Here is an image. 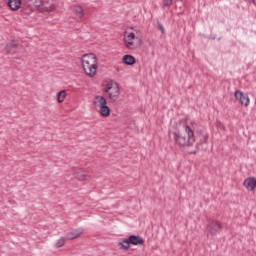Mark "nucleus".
Returning <instances> with one entry per match:
<instances>
[{"label":"nucleus","mask_w":256,"mask_h":256,"mask_svg":"<svg viewBox=\"0 0 256 256\" xmlns=\"http://www.w3.org/2000/svg\"><path fill=\"white\" fill-rule=\"evenodd\" d=\"M206 229L212 237H215V235L221 233V229H223V226L221 225V222L212 219L208 221Z\"/></svg>","instance_id":"0eeeda50"},{"label":"nucleus","mask_w":256,"mask_h":256,"mask_svg":"<svg viewBox=\"0 0 256 256\" xmlns=\"http://www.w3.org/2000/svg\"><path fill=\"white\" fill-rule=\"evenodd\" d=\"M7 5L12 11H19V9H21L22 2L21 0H8Z\"/></svg>","instance_id":"f8f14e48"},{"label":"nucleus","mask_w":256,"mask_h":256,"mask_svg":"<svg viewBox=\"0 0 256 256\" xmlns=\"http://www.w3.org/2000/svg\"><path fill=\"white\" fill-rule=\"evenodd\" d=\"M173 137L178 147H192L195 143V132H193L189 125H183L182 130L174 131Z\"/></svg>","instance_id":"f257e3e1"},{"label":"nucleus","mask_w":256,"mask_h":256,"mask_svg":"<svg viewBox=\"0 0 256 256\" xmlns=\"http://www.w3.org/2000/svg\"><path fill=\"white\" fill-rule=\"evenodd\" d=\"M243 185H244V187H246V189H248V191H255L256 178L250 177V178L245 179Z\"/></svg>","instance_id":"9b49d317"},{"label":"nucleus","mask_w":256,"mask_h":256,"mask_svg":"<svg viewBox=\"0 0 256 256\" xmlns=\"http://www.w3.org/2000/svg\"><path fill=\"white\" fill-rule=\"evenodd\" d=\"M43 5V0H34L32 2V7H41Z\"/></svg>","instance_id":"6ab92c4d"},{"label":"nucleus","mask_w":256,"mask_h":256,"mask_svg":"<svg viewBox=\"0 0 256 256\" xmlns=\"http://www.w3.org/2000/svg\"><path fill=\"white\" fill-rule=\"evenodd\" d=\"M73 12L76 17H79V19H83V17H85V10H83V7L81 6H74Z\"/></svg>","instance_id":"2eb2a0df"},{"label":"nucleus","mask_w":256,"mask_h":256,"mask_svg":"<svg viewBox=\"0 0 256 256\" xmlns=\"http://www.w3.org/2000/svg\"><path fill=\"white\" fill-rule=\"evenodd\" d=\"M82 233H83V228H78L73 230L72 232H69L66 237L70 241H73V239H77V237H79Z\"/></svg>","instance_id":"4468645a"},{"label":"nucleus","mask_w":256,"mask_h":256,"mask_svg":"<svg viewBox=\"0 0 256 256\" xmlns=\"http://www.w3.org/2000/svg\"><path fill=\"white\" fill-rule=\"evenodd\" d=\"M17 49H19V40L12 39L4 48L6 55L15 54Z\"/></svg>","instance_id":"6e6552de"},{"label":"nucleus","mask_w":256,"mask_h":256,"mask_svg":"<svg viewBox=\"0 0 256 256\" xmlns=\"http://www.w3.org/2000/svg\"><path fill=\"white\" fill-rule=\"evenodd\" d=\"M171 5H173V0H163L162 1V7H171Z\"/></svg>","instance_id":"a211bd4d"},{"label":"nucleus","mask_w":256,"mask_h":256,"mask_svg":"<svg viewBox=\"0 0 256 256\" xmlns=\"http://www.w3.org/2000/svg\"><path fill=\"white\" fill-rule=\"evenodd\" d=\"M131 245H145V239L139 235H130L128 238H123L118 243V247L123 251H129Z\"/></svg>","instance_id":"7ed1b4c3"},{"label":"nucleus","mask_w":256,"mask_h":256,"mask_svg":"<svg viewBox=\"0 0 256 256\" xmlns=\"http://www.w3.org/2000/svg\"><path fill=\"white\" fill-rule=\"evenodd\" d=\"M201 137L203 138V140H201L202 143H207V141L209 139V134H207V132H202Z\"/></svg>","instance_id":"aec40b11"},{"label":"nucleus","mask_w":256,"mask_h":256,"mask_svg":"<svg viewBox=\"0 0 256 256\" xmlns=\"http://www.w3.org/2000/svg\"><path fill=\"white\" fill-rule=\"evenodd\" d=\"M23 1H24V3H26V5L28 7H33V1H35V0H23Z\"/></svg>","instance_id":"412c9836"},{"label":"nucleus","mask_w":256,"mask_h":256,"mask_svg":"<svg viewBox=\"0 0 256 256\" xmlns=\"http://www.w3.org/2000/svg\"><path fill=\"white\" fill-rule=\"evenodd\" d=\"M67 93L65 92V90H62L60 92L57 93V101L58 103H63V101H65V97H66Z\"/></svg>","instance_id":"dca6fc26"},{"label":"nucleus","mask_w":256,"mask_h":256,"mask_svg":"<svg viewBox=\"0 0 256 256\" xmlns=\"http://www.w3.org/2000/svg\"><path fill=\"white\" fill-rule=\"evenodd\" d=\"M206 39H210L211 41H214L215 36L210 35V36H204Z\"/></svg>","instance_id":"5701e85b"},{"label":"nucleus","mask_w":256,"mask_h":256,"mask_svg":"<svg viewBox=\"0 0 256 256\" xmlns=\"http://www.w3.org/2000/svg\"><path fill=\"white\" fill-rule=\"evenodd\" d=\"M158 27H159L161 33H165V27H163V24L158 22Z\"/></svg>","instance_id":"4be33fe9"},{"label":"nucleus","mask_w":256,"mask_h":256,"mask_svg":"<svg viewBox=\"0 0 256 256\" xmlns=\"http://www.w3.org/2000/svg\"><path fill=\"white\" fill-rule=\"evenodd\" d=\"M73 175L78 181H87V170L83 168H74Z\"/></svg>","instance_id":"9d476101"},{"label":"nucleus","mask_w":256,"mask_h":256,"mask_svg":"<svg viewBox=\"0 0 256 256\" xmlns=\"http://www.w3.org/2000/svg\"><path fill=\"white\" fill-rule=\"evenodd\" d=\"M122 61H123L124 65H135V63H137V60L131 54L124 55L122 58Z\"/></svg>","instance_id":"ddd939ff"},{"label":"nucleus","mask_w":256,"mask_h":256,"mask_svg":"<svg viewBox=\"0 0 256 256\" xmlns=\"http://www.w3.org/2000/svg\"><path fill=\"white\" fill-rule=\"evenodd\" d=\"M104 93L109 94V99L112 101H117L119 99V96L121 95V90L119 88V84L117 82L113 83V81L106 84V89L104 90Z\"/></svg>","instance_id":"423d86ee"},{"label":"nucleus","mask_w":256,"mask_h":256,"mask_svg":"<svg viewBox=\"0 0 256 256\" xmlns=\"http://www.w3.org/2000/svg\"><path fill=\"white\" fill-rule=\"evenodd\" d=\"M188 153H189V155H197V150H193V151H190Z\"/></svg>","instance_id":"b1692460"},{"label":"nucleus","mask_w":256,"mask_h":256,"mask_svg":"<svg viewBox=\"0 0 256 256\" xmlns=\"http://www.w3.org/2000/svg\"><path fill=\"white\" fill-rule=\"evenodd\" d=\"M235 99L239 101L241 105H244L245 107H249V96L239 90H236L234 93Z\"/></svg>","instance_id":"1a4fd4ad"},{"label":"nucleus","mask_w":256,"mask_h":256,"mask_svg":"<svg viewBox=\"0 0 256 256\" xmlns=\"http://www.w3.org/2000/svg\"><path fill=\"white\" fill-rule=\"evenodd\" d=\"M93 103L96 107H99L101 117H109L111 115V108L107 106V99L104 96H96Z\"/></svg>","instance_id":"20e7f679"},{"label":"nucleus","mask_w":256,"mask_h":256,"mask_svg":"<svg viewBox=\"0 0 256 256\" xmlns=\"http://www.w3.org/2000/svg\"><path fill=\"white\" fill-rule=\"evenodd\" d=\"M63 245H65V237H61L55 244V247L57 249L63 247Z\"/></svg>","instance_id":"f3484780"},{"label":"nucleus","mask_w":256,"mask_h":256,"mask_svg":"<svg viewBox=\"0 0 256 256\" xmlns=\"http://www.w3.org/2000/svg\"><path fill=\"white\" fill-rule=\"evenodd\" d=\"M82 69L88 77H95L99 67V60L94 53L84 54L81 58Z\"/></svg>","instance_id":"f03ea898"},{"label":"nucleus","mask_w":256,"mask_h":256,"mask_svg":"<svg viewBox=\"0 0 256 256\" xmlns=\"http://www.w3.org/2000/svg\"><path fill=\"white\" fill-rule=\"evenodd\" d=\"M124 43L127 49H137L143 45V38L135 36V33H130L128 36L124 34Z\"/></svg>","instance_id":"39448f33"}]
</instances>
